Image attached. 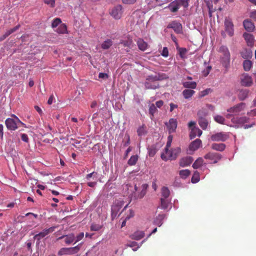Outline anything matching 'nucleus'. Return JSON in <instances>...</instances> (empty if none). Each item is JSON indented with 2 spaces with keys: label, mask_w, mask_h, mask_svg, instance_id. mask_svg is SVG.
I'll return each instance as SVG.
<instances>
[{
  "label": "nucleus",
  "mask_w": 256,
  "mask_h": 256,
  "mask_svg": "<svg viewBox=\"0 0 256 256\" xmlns=\"http://www.w3.org/2000/svg\"><path fill=\"white\" fill-rule=\"evenodd\" d=\"M208 114V110L206 108V106L202 107L200 110H199L198 112V117L205 118Z\"/></svg>",
  "instance_id": "obj_41"
},
{
  "label": "nucleus",
  "mask_w": 256,
  "mask_h": 256,
  "mask_svg": "<svg viewBox=\"0 0 256 256\" xmlns=\"http://www.w3.org/2000/svg\"><path fill=\"white\" fill-rule=\"evenodd\" d=\"M166 125L168 132L171 134L175 132L177 128L178 122L176 119L172 118L170 119L168 122H166Z\"/></svg>",
  "instance_id": "obj_14"
},
{
  "label": "nucleus",
  "mask_w": 256,
  "mask_h": 256,
  "mask_svg": "<svg viewBox=\"0 0 256 256\" xmlns=\"http://www.w3.org/2000/svg\"><path fill=\"white\" fill-rule=\"evenodd\" d=\"M198 122L200 128L204 130L206 129L209 124L208 120L205 118L198 117Z\"/></svg>",
  "instance_id": "obj_24"
},
{
  "label": "nucleus",
  "mask_w": 256,
  "mask_h": 256,
  "mask_svg": "<svg viewBox=\"0 0 256 256\" xmlns=\"http://www.w3.org/2000/svg\"><path fill=\"white\" fill-rule=\"evenodd\" d=\"M228 135L226 133L224 132H217L211 136V140L212 141L216 142H224L228 139Z\"/></svg>",
  "instance_id": "obj_13"
},
{
  "label": "nucleus",
  "mask_w": 256,
  "mask_h": 256,
  "mask_svg": "<svg viewBox=\"0 0 256 256\" xmlns=\"http://www.w3.org/2000/svg\"><path fill=\"white\" fill-rule=\"evenodd\" d=\"M220 62L223 66L226 68L224 72H226L230 66V56H222Z\"/></svg>",
  "instance_id": "obj_19"
},
{
  "label": "nucleus",
  "mask_w": 256,
  "mask_h": 256,
  "mask_svg": "<svg viewBox=\"0 0 256 256\" xmlns=\"http://www.w3.org/2000/svg\"><path fill=\"white\" fill-rule=\"evenodd\" d=\"M203 162V159L202 158H199L193 164L192 167L194 169H197L202 164Z\"/></svg>",
  "instance_id": "obj_46"
},
{
  "label": "nucleus",
  "mask_w": 256,
  "mask_h": 256,
  "mask_svg": "<svg viewBox=\"0 0 256 256\" xmlns=\"http://www.w3.org/2000/svg\"><path fill=\"white\" fill-rule=\"evenodd\" d=\"M162 78L159 74L150 75L146 78L144 83L145 88L147 89L155 90L159 88L158 81Z\"/></svg>",
  "instance_id": "obj_1"
},
{
  "label": "nucleus",
  "mask_w": 256,
  "mask_h": 256,
  "mask_svg": "<svg viewBox=\"0 0 256 256\" xmlns=\"http://www.w3.org/2000/svg\"><path fill=\"white\" fill-rule=\"evenodd\" d=\"M180 57L184 60L187 58L186 54L188 52L187 50L184 48H177Z\"/></svg>",
  "instance_id": "obj_42"
},
{
  "label": "nucleus",
  "mask_w": 256,
  "mask_h": 256,
  "mask_svg": "<svg viewBox=\"0 0 256 256\" xmlns=\"http://www.w3.org/2000/svg\"><path fill=\"white\" fill-rule=\"evenodd\" d=\"M12 118H8L5 121L7 128L10 130H14L18 128V124L23 123L14 114L12 115Z\"/></svg>",
  "instance_id": "obj_2"
},
{
  "label": "nucleus",
  "mask_w": 256,
  "mask_h": 256,
  "mask_svg": "<svg viewBox=\"0 0 256 256\" xmlns=\"http://www.w3.org/2000/svg\"><path fill=\"white\" fill-rule=\"evenodd\" d=\"M138 160V156L137 155H133L131 156L128 162V164L129 166H134L136 164Z\"/></svg>",
  "instance_id": "obj_45"
},
{
  "label": "nucleus",
  "mask_w": 256,
  "mask_h": 256,
  "mask_svg": "<svg viewBox=\"0 0 256 256\" xmlns=\"http://www.w3.org/2000/svg\"><path fill=\"white\" fill-rule=\"evenodd\" d=\"M243 36L248 46H253L254 42V38L252 34L244 32L243 34Z\"/></svg>",
  "instance_id": "obj_20"
},
{
  "label": "nucleus",
  "mask_w": 256,
  "mask_h": 256,
  "mask_svg": "<svg viewBox=\"0 0 256 256\" xmlns=\"http://www.w3.org/2000/svg\"><path fill=\"white\" fill-rule=\"evenodd\" d=\"M241 56L244 59H248L252 56V52L250 50L244 49L240 52Z\"/></svg>",
  "instance_id": "obj_31"
},
{
  "label": "nucleus",
  "mask_w": 256,
  "mask_h": 256,
  "mask_svg": "<svg viewBox=\"0 0 256 256\" xmlns=\"http://www.w3.org/2000/svg\"><path fill=\"white\" fill-rule=\"evenodd\" d=\"M194 93L195 92L192 90L186 89L183 90L182 95L184 98L188 99L190 98Z\"/></svg>",
  "instance_id": "obj_34"
},
{
  "label": "nucleus",
  "mask_w": 256,
  "mask_h": 256,
  "mask_svg": "<svg viewBox=\"0 0 256 256\" xmlns=\"http://www.w3.org/2000/svg\"><path fill=\"white\" fill-rule=\"evenodd\" d=\"M56 0H44V4H46L51 8H54L55 6Z\"/></svg>",
  "instance_id": "obj_57"
},
{
  "label": "nucleus",
  "mask_w": 256,
  "mask_h": 256,
  "mask_svg": "<svg viewBox=\"0 0 256 256\" xmlns=\"http://www.w3.org/2000/svg\"><path fill=\"white\" fill-rule=\"evenodd\" d=\"M160 208L162 209L166 210L168 208V205L170 203V200L168 199H165L164 198H161L160 199Z\"/></svg>",
  "instance_id": "obj_40"
},
{
  "label": "nucleus",
  "mask_w": 256,
  "mask_h": 256,
  "mask_svg": "<svg viewBox=\"0 0 256 256\" xmlns=\"http://www.w3.org/2000/svg\"><path fill=\"white\" fill-rule=\"evenodd\" d=\"M242 84L245 86H250L252 83V80L250 76L247 74H243L241 78Z\"/></svg>",
  "instance_id": "obj_15"
},
{
  "label": "nucleus",
  "mask_w": 256,
  "mask_h": 256,
  "mask_svg": "<svg viewBox=\"0 0 256 256\" xmlns=\"http://www.w3.org/2000/svg\"><path fill=\"white\" fill-rule=\"evenodd\" d=\"M202 132L198 128L194 126L191 130L190 132V137L191 139L194 138L196 136H200Z\"/></svg>",
  "instance_id": "obj_21"
},
{
  "label": "nucleus",
  "mask_w": 256,
  "mask_h": 256,
  "mask_svg": "<svg viewBox=\"0 0 256 256\" xmlns=\"http://www.w3.org/2000/svg\"><path fill=\"white\" fill-rule=\"evenodd\" d=\"M244 68L246 71H248L252 68V62L248 60H245L243 62Z\"/></svg>",
  "instance_id": "obj_48"
},
{
  "label": "nucleus",
  "mask_w": 256,
  "mask_h": 256,
  "mask_svg": "<svg viewBox=\"0 0 256 256\" xmlns=\"http://www.w3.org/2000/svg\"><path fill=\"white\" fill-rule=\"evenodd\" d=\"M246 108V104L240 102L235 106L228 109L227 111L229 114L226 115L227 118H230L232 116L238 115L241 112L243 111Z\"/></svg>",
  "instance_id": "obj_4"
},
{
  "label": "nucleus",
  "mask_w": 256,
  "mask_h": 256,
  "mask_svg": "<svg viewBox=\"0 0 256 256\" xmlns=\"http://www.w3.org/2000/svg\"><path fill=\"white\" fill-rule=\"evenodd\" d=\"M22 140L24 142H28V138L26 134H22L21 135Z\"/></svg>",
  "instance_id": "obj_62"
},
{
  "label": "nucleus",
  "mask_w": 256,
  "mask_h": 256,
  "mask_svg": "<svg viewBox=\"0 0 256 256\" xmlns=\"http://www.w3.org/2000/svg\"><path fill=\"white\" fill-rule=\"evenodd\" d=\"M64 238V242L67 244H70L74 241L75 236L74 234H71L62 236L61 238Z\"/></svg>",
  "instance_id": "obj_27"
},
{
  "label": "nucleus",
  "mask_w": 256,
  "mask_h": 256,
  "mask_svg": "<svg viewBox=\"0 0 256 256\" xmlns=\"http://www.w3.org/2000/svg\"><path fill=\"white\" fill-rule=\"evenodd\" d=\"M182 85L186 88L194 89L196 86V83L194 82H182Z\"/></svg>",
  "instance_id": "obj_39"
},
{
  "label": "nucleus",
  "mask_w": 256,
  "mask_h": 256,
  "mask_svg": "<svg viewBox=\"0 0 256 256\" xmlns=\"http://www.w3.org/2000/svg\"><path fill=\"white\" fill-rule=\"evenodd\" d=\"M122 205V202L118 201L116 202H115L112 206L111 215L112 220L117 216L118 212H119L120 209L121 208Z\"/></svg>",
  "instance_id": "obj_11"
},
{
  "label": "nucleus",
  "mask_w": 256,
  "mask_h": 256,
  "mask_svg": "<svg viewBox=\"0 0 256 256\" xmlns=\"http://www.w3.org/2000/svg\"><path fill=\"white\" fill-rule=\"evenodd\" d=\"M165 218V214H158L154 220V224L158 226H160L162 224V220Z\"/></svg>",
  "instance_id": "obj_26"
},
{
  "label": "nucleus",
  "mask_w": 256,
  "mask_h": 256,
  "mask_svg": "<svg viewBox=\"0 0 256 256\" xmlns=\"http://www.w3.org/2000/svg\"><path fill=\"white\" fill-rule=\"evenodd\" d=\"M205 106L206 108V109L208 110H208H210L212 112H214V106L212 104H206Z\"/></svg>",
  "instance_id": "obj_64"
},
{
  "label": "nucleus",
  "mask_w": 256,
  "mask_h": 256,
  "mask_svg": "<svg viewBox=\"0 0 256 256\" xmlns=\"http://www.w3.org/2000/svg\"><path fill=\"white\" fill-rule=\"evenodd\" d=\"M218 52L222 54V56H230L228 48L224 46H221Z\"/></svg>",
  "instance_id": "obj_38"
},
{
  "label": "nucleus",
  "mask_w": 256,
  "mask_h": 256,
  "mask_svg": "<svg viewBox=\"0 0 256 256\" xmlns=\"http://www.w3.org/2000/svg\"><path fill=\"white\" fill-rule=\"evenodd\" d=\"M243 25L245 30L248 32H252L254 28V26L253 23L248 20H246L244 21Z\"/></svg>",
  "instance_id": "obj_22"
},
{
  "label": "nucleus",
  "mask_w": 256,
  "mask_h": 256,
  "mask_svg": "<svg viewBox=\"0 0 256 256\" xmlns=\"http://www.w3.org/2000/svg\"><path fill=\"white\" fill-rule=\"evenodd\" d=\"M84 236V232H80V233L76 237L75 236V240H74V244L78 242L80 240H82Z\"/></svg>",
  "instance_id": "obj_58"
},
{
  "label": "nucleus",
  "mask_w": 256,
  "mask_h": 256,
  "mask_svg": "<svg viewBox=\"0 0 256 256\" xmlns=\"http://www.w3.org/2000/svg\"><path fill=\"white\" fill-rule=\"evenodd\" d=\"M161 54L164 58H167L168 56V50L166 47H164L163 48Z\"/></svg>",
  "instance_id": "obj_60"
},
{
  "label": "nucleus",
  "mask_w": 256,
  "mask_h": 256,
  "mask_svg": "<svg viewBox=\"0 0 256 256\" xmlns=\"http://www.w3.org/2000/svg\"><path fill=\"white\" fill-rule=\"evenodd\" d=\"M147 132L146 127L144 124L139 126L137 130L138 135L140 136H144Z\"/></svg>",
  "instance_id": "obj_36"
},
{
  "label": "nucleus",
  "mask_w": 256,
  "mask_h": 256,
  "mask_svg": "<svg viewBox=\"0 0 256 256\" xmlns=\"http://www.w3.org/2000/svg\"><path fill=\"white\" fill-rule=\"evenodd\" d=\"M137 44L139 49L141 50L144 51L146 50L148 48V44L142 39H138L137 42Z\"/></svg>",
  "instance_id": "obj_35"
},
{
  "label": "nucleus",
  "mask_w": 256,
  "mask_h": 256,
  "mask_svg": "<svg viewBox=\"0 0 256 256\" xmlns=\"http://www.w3.org/2000/svg\"><path fill=\"white\" fill-rule=\"evenodd\" d=\"M108 75L106 73L100 72L98 74L99 78L106 80L108 78Z\"/></svg>",
  "instance_id": "obj_61"
},
{
  "label": "nucleus",
  "mask_w": 256,
  "mask_h": 256,
  "mask_svg": "<svg viewBox=\"0 0 256 256\" xmlns=\"http://www.w3.org/2000/svg\"><path fill=\"white\" fill-rule=\"evenodd\" d=\"M211 68V66H207L206 68L202 70V73L203 76H206L209 74Z\"/></svg>",
  "instance_id": "obj_59"
},
{
  "label": "nucleus",
  "mask_w": 256,
  "mask_h": 256,
  "mask_svg": "<svg viewBox=\"0 0 256 256\" xmlns=\"http://www.w3.org/2000/svg\"><path fill=\"white\" fill-rule=\"evenodd\" d=\"M199 180H200L199 173L197 171H196L194 172L193 176L192 178V180H191L193 184H196V183L198 182Z\"/></svg>",
  "instance_id": "obj_50"
},
{
  "label": "nucleus",
  "mask_w": 256,
  "mask_h": 256,
  "mask_svg": "<svg viewBox=\"0 0 256 256\" xmlns=\"http://www.w3.org/2000/svg\"><path fill=\"white\" fill-rule=\"evenodd\" d=\"M156 108L154 104H152L150 106L149 113L152 116H154V114L156 112Z\"/></svg>",
  "instance_id": "obj_53"
},
{
  "label": "nucleus",
  "mask_w": 256,
  "mask_h": 256,
  "mask_svg": "<svg viewBox=\"0 0 256 256\" xmlns=\"http://www.w3.org/2000/svg\"><path fill=\"white\" fill-rule=\"evenodd\" d=\"M224 32H222L223 36H225V32L228 34L230 36H232L234 34V26L232 20L229 18H226L224 22Z\"/></svg>",
  "instance_id": "obj_5"
},
{
  "label": "nucleus",
  "mask_w": 256,
  "mask_h": 256,
  "mask_svg": "<svg viewBox=\"0 0 256 256\" xmlns=\"http://www.w3.org/2000/svg\"><path fill=\"white\" fill-rule=\"evenodd\" d=\"M193 158L191 156H186L180 159V165L182 167H186L190 166L192 162Z\"/></svg>",
  "instance_id": "obj_17"
},
{
  "label": "nucleus",
  "mask_w": 256,
  "mask_h": 256,
  "mask_svg": "<svg viewBox=\"0 0 256 256\" xmlns=\"http://www.w3.org/2000/svg\"><path fill=\"white\" fill-rule=\"evenodd\" d=\"M144 242H145V240H143L140 244H138L136 242H132L129 244H126V246L132 248V250L134 251H136L138 250L139 248L141 246Z\"/></svg>",
  "instance_id": "obj_28"
},
{
  "label": "nucleus",
  "mask_w": 256,
  "mask_h": 256,
  "mask_svg": "<svg viewBox=\"0 0 256 256\" xmlns=\"http://www.w3.org/2000/svg\"><path fill=\"white\" fill-rule=\"evenodd\" d=\"M102 227V225L99 224H92L90 226V229L92 230L98 231L101 229Z\"/></svg>",
  "instance_id": "obj_56"
},
{
  "label": "nucleus",
  "mask_w": 256,
  "mask_h": 256,
  "mask_svg": "<svg viewBox=\"0 0 256 256\" xmlns=\"http://www.w3.org/2000/svg\"><path fill=\"white\" fill-rule=\"evenodd\" d=\"M202 140L200 139H196L190 144L189 150L193 152L197 150L202 146Z\"/></svg>",
  "instance_id": "obj_16"
},
{
  "label": "nucleus",
  "mask_w": 256,
  "mask_h": 256,
  "mask_svg": "<svg viewBox=\"0 0 256 256\" xmlns=\"http://www.w3.org/2000/svg\"><path fill=\"white\" fill-rule=\"evenodd\" d=\"M111 16L115 19H120L122 15V6L118 5L114 7L110 12Z\"/></svg>",
  "instance_id": "obj_12"
},
{
  "label": "nucleus",
  "mask_w": 256,
  "mask_h": 256,
  "mask_svg": "<svg viewBox=\"0 0 256 256\" xmlns=\"http://www.w3.org/2000/svg\"><path fill=\"white\" fill-rule=\"evenodd\" d=\"M134 216V212L132 210L130 209L128 212V214H126L124 218H125L126 220H128L130 218L133 217Z\"/></svg>",
  "instance_id": "obj_54"
},
{
  "label": "nucleus",
  "mask_w": 256,
  "mask_h": 256,
  "mask_svg": "<svg viewBox=\"0 0 256 256\" xmlns=\"http://www.w3.org/2000/svg\"><path fill=\"white\" fill-rule=\"evenodd\" d=\"M112 44V42L111 40L108 39L104 41L102 44V48L104 50L109 48Z\"/></svg>",
  "instance_id": "obj_43"
},
{
  "label": "nucleus",
  "mask_w": 256,
  "mask_h": 256,
  "mask_svg": "<svg viewBox=\"0 0 256 256\" xmlns=\"http://www.w3.org/2000/svg\"><path fill=\"white\" fill-rule=\"evenodd\" d=\"M190 172L188 170H181L179 172L180 176L182 178H184V179L186 178L188 176H190Z\"/></svg>",
  "instance_id": "obj_47"
},
{
  "label": "nucleus",
  "mask_w": 256,
  "mask_h": 256,
  "mask_svg": "<svg viewBox=\"0 0 256 256\" xmlns=\"http://www.w3.org/2000/svg\"><path fill=\"white\" fill-rule=\"evenodd\" d=\"M210 91V89H206L202 92H200V97H203L206 95H207Z\"/></svg>",
  "instance_id": "obj_63"
},
{
  "label": "nucleus",
  "mask_w": 256,
  "mask_h": 256,
  "mask_svg": "<svg viewBox=\"0 0 256 256\" xmlns=\"http://www.w3.org/2000/svg\"><path fill=\"white\" fill-rule=\"evenodd\" d=\"M168 28H172L174 31L178 34H180L182 30V24L180 23L175 21L172 22L171 24H170L168 26Z\"/></svg>",
  "instance_id": "obj_18"
},
{
  "label": "nucleus",
  "mask_w": 256,
  "mask_h": 256,
  "mask_svg": "<svg viewBox=\"0 0 256 256\" xmlns=\"http://www.w3.org/2000/svg\"><path fill=\"white\" fill-rule=\"evenodd\" d=\"M170 196V190L167 187L164 186L162 188V198L168 199Z\"/></svg>",
  "instance_id": "obj_44"
},
{
  "label": "nucleus",
  "mask_w": 256,
  "mask_h": 256,
  "mask_svg": "<svg viewBox=\"0 0 256 256\" xmlns=\"http://www.w3.org/2000/svg\"><path fill=\"white\" fill-rule=\"evenodd\" d=\"M82 243L72 248H63L58 252V254L60 256L64 254H76L80 250Z\"/></svg>",
  "instance_id": "obj_6"
},
{
  "label": "nucleus",
  "mask_w": 256,
  "mask_h": 256,
  "mask_svg": "<svg viewBox=\"0 0 256 256\" xmlns=\"http://www.w3.org/2000/svg\"><path fill=\"white\" fill-rule=\"evenodd\" d=\"M226 148V145L224 144L214 143L212 145V148L220 152L223 151Z\"/></svg>",
  "instance_id": "obj_30"
},
{
  "label": "nucleus",
  "mask_w": 256,
  "mask_h": 256,
  "mask_svg": "<svg viewBox=\"0 0 256 256\" xmlns=\"http://www.w3.org/2000/svg\"><path fill=\"white\" fill-rule=\"evenodd\" d=\"M214 120L218 123L223 124H226L230 126V124L226 122L225 118L222 116L216 115L214 116Z\"/></svg>",
  "instance_id": "obj_33"
},
{
  "label": "nucleus",
  "mask_w": 256,
  "mask_h": 256,
  "mask_svg": "<svg viewBox=\"0 0 256 256\" xmlns=\"http://www.w3.org/2000/svg\"><path fill=\"white\" fill-rule=\"evenodd\" d=\"M61 23L62 20L60 18H56L52 20V28H55L57 27Z\"/></svg>",
  "instance_id": "obj_51"
},
{
  "label": "nucleus",
  "mask_w": 256,
  "mask_h": 256,
  "mask_svg": "<svg viewBox=\"0 0 256 256\" xmlns=\"http://www.w3.org/2000/svg\"><path fill=\"white\" fill-rule=\"evenodd\" d=\"M168 8L172 12H176L180 8L178 0H176L170 3L168 6Z\"/></svg>",
  "instance_id": "obj_29"
},
{
  "label": "nucleus",
  "mask_w": 256,
  "mask_h": 256,
  "mask_svg": "<svg viewBox=\"0 0 256 256\" xmlns=\"http://www.w3.org/2000/svg\"><path fill=\"white\" fill-rule=\"evenodd\" d=\"M180 151V148L179 147L173 148L172 150H166L165 152L162 154L161 158L164 160H175Z\"/></svg>",
  "instance_id": "obj_3"
},
{
  "label": "nucleus",
  "mask_w": 256,
  "mask_h": 256,
  "mask_svg": "<svg viewBox=\"0 0 256 256\" xmlns=\"http://www.w3.org/2000/svg\"><path fill=\"white\" fill-rule=\"evenodd\" d=\"M172 140V136L171 135L168 136V142H166V147L164 148V152L166 150H168V148L171 146V144Z\"/></svg>",
  "instance_id": "obj_55"
},
{
  "label": "nucleus",
  "mask_w": 256,
  "mask_h": 256,
  "mask_svg": "<svg viewBox=\"0 0 256 256\" xmlns=\"http://www.w3.org/2000/svg\"><path fill=\"white\" fill-rule=\"evenodd\" d=\"M249 118L246 116L234 117L232 118V124H230V126L238 128L242 126L244 124L248 122Z\"/></svg>",
  "instance_id": "obj_7"
},
{
  "label": "nucleus",
  "mask_w": 256,
  "mask_h": 256,
  "mask_svg": "<svg viewBox=\"0 0 256 256\" xmlns=\"http://www.w3.org/2000/svg\"><path fill=\"white\" fill-rule=\"evenodd\" d=\"M148 187V185L146 184H142L140 188V192H136L138 190V187L135 184L134 189L135 190V192L134 194H131L132 196H134L136 198H142L144 195L146 194V190Z\"/></svg>",
  "instance_id": "obj_8"
},
{
  "label": "nucleus",
  "mask_w": 256,
  "mask_h": 256,
  "mask_svg": "<svg viewBox=\"0 0 256 256\" xmlns=\"http://www.w3.org/2000/svg\"><path fill=\"white\" fill-rule=\"evenodd\" d=\"M20 26L18 24L14 26V28L10 29L9 30H7L4 35L0 37V42L4 40L10 34L18 30Z\"/></svg>",
  "instance_id": "obj_25"
},
{
  "label": "nucleus",
  "mask_w": 256,
  "mask_h": 256,
  "mask_svg": "<svg viewBox=\"0 0 256 256\" xmlns=\"http://www.w3.org/2000/svg\"><path fill=\"white\" fill-rule=\"evenodd\" d=\"M248 93L249 90L246 89L240 90L238 94L239 99L241 100H245L248 97Z\"/></svg>",
  "instance_id": "obj_32"
},
{
  "label": "nucleus",
  "mask_w": 256,
  "mask_h": 256,
  "mask_svg": "<svg viewBox=\"0 0 256 256\" xmlns=\"http://www.w3.org/2000/svg\"><path fill=\"white\" fill-rule=\"evenodd\" d=\"M204 158L209 160L210 164H216L221 159L222 156L216 152H210L204 156Z\"/></svg>",
  "instance_id": "obj_9"
},
{
  "label": "nucleus",
  "mask_w": 256,
  "mask_h": 256,
  "mask_svg": "<svg viewBox=\"0 0 256 256\" xmlns=\"http://www.w3.org/2000/svg\"><path fill=\"white\" fill-rule=\"evenodd\" d=\"M124 46H127L129 48H132L133 46V42L132 39H128L126 40H122L120 42Z\"/></svg>",
  "instance_id": "obj_49"
},
{
  "label": "nucleus",
  "mask_w": 256,
  "mask_h": 256,
  "mask_svg": "<svg viewBox=\"0 0 256 256\" xmlns=\"http://www.w3.org/2000/svg\"><path fill=\"white\" fill-rule=\"evenodd\" d=\"M180 6H184V8H187L188 6V0H177Z\"/></svg>",
  "instance_id": "obj_52"
},
{
  "label": "nucleus",
  "mask_w": 256,
  "mask_h": 256,
  "mask_svg": "<svg viewBox=\"0 0 256 256\" xmlns=\"http://www.w3.org/2000/svg\"><path fill=\"white\" fill-rule=\"evenodd\" d=\"M144 236V232L143 231L137 230L130 235L132 239L138 240L142 239Z\"/></svg>",
  "instance_id": "obj_23"
},
{
  "label": "nucleus",
  "mask_w": 256,
  "mask_h": 256,
  "mask_svg": "<svg viewBox=\"0 0 256 256\" xmlns=\"http://www.w3.org/2000/svg\"><path fill=\"white\" fill-rule=\"evenodd\" d=\"M56 228V226H52L48 228H46L44 229L42 231L39 232L38 234H36L34 238L35 240H36L38 241H40V240L44 238L46 236H48L52 232H54L55 228Z\"/></svg>",
  "instance_id": "obj_10"
},
{
  "label": "nucleus",
  "mask_w": 256,
  "mask_h": 256,
  "mask_svg": "<svg viewBox=\"0 0 256 256\" xmlns=\"http://www.w3.org/2000/svg\"><path fill=\"white\" fill-rule=\"evenodd\" d=\"M56 32L60 34H64L68 33V30H67V27L66 24H60L57 30H56Z\"/></svg>",
  "instance_id": "obj_37"
}]
</instances>
